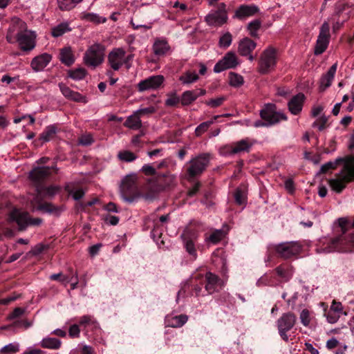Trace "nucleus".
Returning a JSON list of instances; mask_svg holds the SVG:
<instances>
[{"mask_svg":"<svg viewBox=\"0 0 354 354\" xmlns=\"http://www.w3.org/2000/svg\"><path fill=\"white\" fill-rule=\"evenodd\" d=\"M59 59L66 66L72 65L75 62L74 55L71 47H64L60 50Z\"/></svg>","mask_w":354,"mask_h":354,"instance_id":"30","label":"nucleus"},{"mask_svg":"<svg viewBox=\"0 0 354 354\" xmlns=\"http://www.w3.org/2000/svg\"><path fill=\"white\" fill-rule=\"evenodd\" d=\"M220 115H214V118L209 121L202 122L195 129V134L196 136H201L203 133H205L208 128L212 125L214 121L218 119Z\"/></svg>","mask_w":354,"mask_h":354,"instance_id":"40","label":"nucleus"},{"mask_svg":"<svg viewBox=\"0 0 354 354\" xmlns=\"http://www.w3.org/2000/svg\"><path fill=\"white\" fill-rule=\"evenodd\" d=\"M51 169H54L55 173L58 171V168L55 166L35 167L30 172V178L36 183H40L50 175Z\"/></svg>","mask_w":354,"mask_h":354,"instance_id":"19","label":"nucleus"},{"mask_svg":"<svg viewBox=\"0 0 354 354\" xmlns=\"http://www.w3.org/2000/svg\"><path fill=\"white\" fill-rule=\"evenodd\" d=\"M201 187V183L198 181H196L194 183L192 187L189 189L187 192V195L190 197L195 196L198 191L200 190Z\"/></svg>","mask_w":354,"mask_h":354,"instance_id":"58","label":"nucleus"},{"mask_svg":"<svg viewBox=\"0 0 354 354\" xmlns=\"http://www.w3.org/2000/svg\"><path fill=\"white\" fill-rule=\"evenodd\" d=\"M299 319L301 320V324L305 326H308L310 324V312L307 309H304L301 310Z\"/></svg>","mask_w":354,"mask_h":354,"instance_id":"53","label":"nucleus"},{"mask_svg":"<svg viewBox=\"0 0 354 354\" xmlns=\"http://www.w3.org/2000/svg\"><path fill=\"white\" fill-rule=\"evenodd\" d=\"M164 80V77L161 75L151 76L138 83V91L143 92L148 90L158 89L162 84Z\"/></svg>","mask_w":354,"mask_h":354,"instance_id":"17","label":"nucleus"},{"mask_svg":"<svg viewBox=\"0 0 354 354\" xmlns=\"http://www.w3.org/2000/svg\"><path fill=\"white\" fill-rule=\"evenodd\" d=\"M36 35L30 30L20 31L17 33V41L21 50L29 51L35 47Z\"/></svg>","mask_w":354,"mask_h":354,"instance_id":"15","label":"nucleus"},{"mask_svg":"<svg viewBox=\"0 0 354 354\" xmlns=\"http://www.w3.org/2000/svg\"><path fill=\"white\" fill-rule=\"evenodd\" d=\"M82 19L95 24L101 23L100 17L95 13H84Z\"/></svg>","mask_w":354,"mask_h":354,"instance_id":"55","label":"nucleus"},{"mask_svg":"<svg viewBox=\"0 0 354 354\" xmlns=\"http://www.w3.org/2000/svg\"><path fill=\"white\" fill-rule=\"evenodd\" d=\"M277 276L283 281H288L292 276V268L288 264H281L275 268Z\"/></svg>","mask_w":354,"mask_h":354,"instance_id":"29","label":"nucleus"},{"mask_svg":"<svg viewBox=\"0 0 354 354\" xmlns=\"http://www.w3.org/2000/svg\"><path fill=\"white\" fill-rule=\"evenodd\" d=\"M230 84L234 87H239L241 86L244 81L243 77L237 73L230 72L229 73Z\"/></svg>","mask_w":354,"mask_h":354,"instance_id":"44","label":"nucleus"},{"mask_svg":"<svg viewBox=\"0 0 354 354\" xmlns=\"http://www.w3.org/2000/svg\"><path fill=\"white\" fill-rule=\"evenodd\" d=\"M259 11V8L255 5H241L236 10L234 17L239 19H245L247 17L254 16Z\"/></svg>","mask_w":354,"mask_h":354,"instance_id":"21","label":"nucleus"},{"mask_svg":"<svg viewBox=\"0 0 354 354\" xmlns=\"http://www.w3.org/2000/svg\"><path fill=\"white\" fill-rule=\"evenodd\" d=\"M179 102L180 98L176 96L175 94L169 96L165 101V104L169 106H176Z\"/></svg>","mask_w":354,"mask_h":354,"instance_id":"60","label":"nucleus"},{"mask_svg":"<svg viewBox=\"0 0 354 354\" xmlns=\"http://www.w3.org/2000/svg\"><path fill=\"white\" fill-rule=\"evenodd\" d=\"M86 74V71L83 68H76L69 72V77L75 80H82Z\"/></svg>","mask_w":354,"mask_h":354,"instance_id":"48","label":"nucleus"},{"mask_svg":"<svg viewBox=\"0 0 354 354\" xmlns=\"http://www.w3.org/2000/svg\"><path fill=\"white\" fill-rule=\"evenodd\" d=\"M225 100V97L223 96L218 97L214 99H210L209 100L205 101V104L207 106L212 107V108H216L220 106L223 102Z\"/></svg>","mask_w":354,"mask_h":354,"instance_id":"52","label":"nucleus"},{"mask_svg":"<svg viewBox=\"0 0 354 354\" xmlns=\"http://www.w3.org/2000/svg\"><path fill=\"white\" fill-rule=\"evenodd\" d=\"M82 0H57L59 8L62 10H69L73 8L78 3Z\"/></svg>","mask_w":354,"mask_h":354,"instance_id":"41","label":"nucleus"},{"mask_svg":"<svg viewBox=\"0 0 354 354\" xmlns=\"http://www.w3.org/2000/svg\"><path fill=\"white\" fill-rule=\"evenodd\" d=\"M328 118L325 115H322L316 119L313 123L312 127L317 128L319 131H322L328 127Z\"/></svg>","mask_w":354,"mask_h":354,"instance_id":"42","label":"nucleus"},{"mask_svg":"<svg viewBox=\"0 0 354 354\" xmlns=\"http://www.w3.org/2000/svg\"><path fill=\"white\" fill-rule=\"evenodd\" d=\"M94 142L93 138L91 134L82 135L79 138V143L84 146L91 145Z\"/></svg>","mask_w":354,"mask_h":354,"instance_id":"56","label":"nucleus"},{"mask_svg":"<svg viewBox=\"0 0 354 354\" xmlns=\"http://www.w3.org/2000/svg\"><path fill=\"white\" fill-rule=\"evenodd\" d=\"M234 196L235 201L238 205H241L245 203L246 194L242 188L238 187L234 192Z\"/></svg>","mask_w":354,"mask_h":354,"instance_id":"47","label":"nucleus"},{"mask_svg":"<svg viewBox=\"0 0 354 354\" xmlns=\"http://www.w3.org/2000/svg\"><path fill=\"white\" fill-rule=\"evenodd\" d=\"M39 344L44 348L57 350L61 347L62 342L55 337H46L43 338Z\"/></svg>","mask_w":354,"mask_h":354,"instance_id":"31","label":"nucleus"},{"mask_svg":"<svg viewBox=\"0 0 354 354\" xmlns=\"http://www.w3.org/2000/svg\"><path fill=\"white\" fill-rule=\"evenodd\" d=\"M174 176L169 172L158 173L156 176L149 179L146 185L148 192L145 198H152L158 193L171 185L174 180Z\"/></svg>","mask_w":354,"mask_h":354,"instance_id":"2","label":"nucleus"},{"mask_svg":"<svg viewBox=\"0 0 354 354\" xmlns=\"http://www.w3.org/2000/svg\"><path fill=\"white\" fill-rule=\"evenodd\" d=\"M188 320L186 315H179L176 316L168 315L166 317V323L167 326L172 328H180L183 326Z\"/></svg>","mask_w":354,"mask_h":354,"instance_id":"27","label":"nucleus"},{"mask_svg":"<svg viewBox=\"0 0 354 354\" xmlns=\"http://www.w3.org/2000/svg\"><path fill=\"white\" fill-rule=\"evenodd\" d=\"M223 231L222 230H216L210 234L207 240L212 243H217L223 239Z\"/></svg>","mask_w":354,"mask_h":354,"instance_id":"50","label":"nucleus"},{"mask_svg":"<svg viewBox=\"0 0 354 354\" xmlns=\"http://www.w3.org/2000/svg\"><path fill=\"white\" fill-rule=\"evenodd\" d=\"M205 290L209 294L217 292L223 286V282L217 275L207 272L205 276Z\"/></svg>","mask_w":354,"mask_h":354,"instance_id":"18","label":"nucleus"},{"mask_svg":"<svg viewBox=\"0 0 354 354\" xmlns=\"http://www.w3.org/2000/svg\"><path fill=\"white\" fill-rule=\"evenodd\" d=\"M71 30L68 22H62L52 28V35L54 37H59L64 33Z\"/></svg>","mask_w":354,"mask_h":354,"instance_id":"37","label":"nucleus"},{"mask_svg":"<svg viewBox=\"0 0 354 354\" xmlns=\"http://www.w3.org/2000/svg\"><path fill=\"white\" fill-rule=\"evenodd\" d=\"M57 129L54 125L48 126L46 129L41 133L40 140L43 142H48L53 138L56 134Z\"/></svg>","mask_w":354,"mask_h":354,"instance_id":"39","label":"nucleus"},{"mask_svg":"<svg viewBox=\"0 0 354 354\" xmlns=\"http://www.w3.org/2000/svg\"><path fill=\"white\" fill-rule=\"evenodd\" d=\"M339 318V315L331 310H328V312L326 314L327 321L330 324L336 323L338 321Z\"/></svg>","mask_w":354,"mask_h":354,"instance_id":"61","label":"nucleus"},{"mask_svg":"<svg viewBox=\"0 0 354 354\" xmlns=\"http://www.w3.org/2000/svg\"><path fill=\"white\" fill-rule=\"evenodd\" d=\"M8 221L9 223L16 222L20 230L26 229L28 225H39L42 223V219L32 218L28 212L17 209H14L10 212Z\"/></svg>","mask_w":354,"mask_h":354,"instance_id":"7","label":"nucleus"},{"mask_svg":"<svg viewBox=\"0 0 354 354\" xmlns=\"http://www.w3.org/2000/svg\"><path fill=\"white\" fill-rule=\"evenodd\" d=\"M181 236H182V238L183 239L184 245H185V249H186L187 252L190 255L193 256L194 257V259H196V249H195V246H194V241L192 239V237H191L189 235V232H185L182 234Z\"/></svg>","mask_w":354,"mask_h":354,"instance_id":"33","label":"nucleus"},{"mask_svg":"<svg viewBox=\"0 0 354 354\" xmlns=\"http://www.w3.org/2000/svg\"><path fill=\"white\" fill-rule=\"evenodd\" d=\"M123 125L132 130H138L142 128V123L140 115H138L135 111L133 113L128 116L124 122Z\"/></svg>","mask_w":354,"mask_h":354,"instance_id":"28","label":"nucleus"},{"mask_svg":"<svg viewBox=\"0 0 354 354\" xmlns=\"http://www.w3.org/2000/svg\"><path fill=\"white\" fill-rule=\"evenodd\" d=\"M170 47L165 39H158L153 45V50L156 55L161 56L166 54Z\"/></svg>","mask_w":354,"mask_h":354,"instance_id":"32","label":"nucleus"},{"mask_svg":"<svg viewBox=\"0 0 354 354\" xmlns=\"http://www.w3.org/2000/svg\"><path fill=\"white\" fill-rule=\"evenodd\" d=\"M232 149H233L232 144L229 145H225L220 149V153L221 155L225 156L235 155L236 153L232 151Z\"/></svg>","mask_w":354,"mask_h":354,"instance_id":"59","label":"nucleus"},{"mask_svg":"<svg viewBox=\"0 0 354 354\" xmlns=\"http://www.w3.org/2000/svg\"><path fill=\"white\" fill-rule=\"evenodd\" d=\"M305 96L303 93H299L293 96L288 104V109L293 115H297L302 109Z\"/></svg>","mask_w":354,"mask_h":354,"instance_id":"23","label":"nucleus"},{"mask_svg":"<svg viewBox=\"0 0 354 354\" xmlns=\"http://www.w3.org/2000/svg\"><path fill=\"white\" fill-rule=\"evenodd\" d=\"M39 209L57 216L61 214L64 208L62 206H55L52 203H44L39 206Z\"/></svg>","mask_w":354,"mask_h":354,"instance_id":"34","label":"nucleus"},{"mask_svg":"<svg viewBox=\"0 0 354 354\" xmlns=\"http://www.w3.org/2000/svg\"><path fill=\"white\" fill-rule=\"evenodd\" d=\"M19 351V344L17 342L8 344L0 350V353L2 354H13L16 353Z\"/></svg>","mask_w":354,"mask_h":354,"instance_id":"45","label":"nucleus"},{"mask_svg":"<svg viewBox=\"0 0 354 354\" xmlns=\"http://www.w3.org/2000/svg\"><path fill=\"white\" fill-rule=\"evenodd\" d=\"M339 225L341 227V231L342 234L339 236L336 237L332 241L333 248H326L324 249L325 252H330L335 250H340L341 248H339V245H343L347 243H350L352 246L354 247V233L351 234V236L348 240H346L345 236L343 235L346 233V227L348 225V221L346 219L344 218H340L338 220Z\"/></svg>","mask_w":354,"mask_h":354,"instance_id":"12","label":"nucleus"},{"mask_svg":"<svg viewBox=\"0 0 354 354\" xmlns=\"http://www.w3.org/2000/svg\"><path fill=\"white\" fill-rule=\"evenodd\" d=\"M125 50L122 48H113L108 55V64L114 71H118L124 64Z\"/></svg>","mask_w":354,"mask_h":354,"instance_id":"16","label":"nucleus"},{"mask_svg":"<svg viewBox=\"0 0 354 354\" xmlns=\"http://www.w3.org/2000/svg\"><path fill=\"white\" fill-rule=\"evenodd\" d=\"M61 189V187L58 185H50L43 189V193L46 196L53 197Z\"/></svg>","mask_w":354,"mask_h":354,"instance_id":"49","label":"nucleus"},{"mask_svg":"<svg viewBox=\"0 0 354 354\" xmlns=\"http://www.w3.org/2000/svg\"><path fill=\"white\" fill-rule=\"evenodd\" d=\"M232 151L236 154H240L242 153L249 152L253 145V143L250 142V140L248 138H246L234 142L232 143Z\"/></svg>","mask_w":354,"mask_h":354,"instance_id":"26","label":"nucleus"},{"mask_svg":"<svg viewBox=\"0 0 354 354\" xmlns=\"http://www.w3.org/2000/svg\"><path fill=\"white\" fill-rule=\"evenodd\" d=\"M105 47L100 43H95L86 50L83 60L84 64L93 68L100 65L104 59Z\"/></svg>","mask_w":354,"mask_h":354,"instance_id":"5","label":"nucleus"},{"mask_svg":"<svg viewBox=\"0 0 354 354\" xmlns=\"http://www.w3.org/2000/svg\"><path fill=\"white\" fill-rule=\"evenodd\" d=\"M66 192L75 201L80 200L84 196V191L82 188L75 189L72 183H67L65 185Z\"/></svg>","mask_w":354,"mask_h":354,"instance_id":"35","label":"nucleus"},{"mask_svg":"<svg viewBox=\"0 0 354 354\" xmlns=\"http://www.w3.org/2000/svg\"><path fill=\"white\" fill-rule=\"evenodd\" d=\"M297 322V317L291 312L286 313L277 319V326L280 337L285 342H288L289 337L287 332L290 330Z\"/></svg>","mask_w":354,"mask_h":354,"instance_id":"9","label":"nucleus"},{"mask_svg":"<svg viewBox=\"0 0 354 354\" xmlns=\"http://www.w3.org/2000/svg\"><path fill=\"white\" fill-rule=\"evenodd\" d=\"M156 109L153 106H149V107H146V108H143V109H140L137 111H136L135 112L138 115H140V118L143 115H145V114H151V113H153L155 112Z\"/></svg>","mask_w":354,"mask_h":354,"instance_id":"63","label":"nucleus"},{"mask_svg":"<svg viewBox=\"0 0 354 354\" xmlns=\"http://www.w3.org/2000/svg\"><path fill=\"white\" fill-rule=\"evenodd\" d=\"M118 158L122 161L130 162L136 160L137 156L130 151L123 150L119 151Z\"/></svg>","mask_w":354,"mask_h":354,"instance_id":"43","label":"nucleus"},{"mask_svg":"<svg viewBox=\"0 0 354 354\" xmlns=\"http://www.w3.org/2000/svg\"><path fill=\"white\" fill-rule=\"evenodd\" d=\"M198 75L195 71H187L180 76L179 80L183 84H190L198 80Z\"/></svg>","mask_w":354,"mask_h":354,"instance_id":"36","label":"nucleus"},{"mask_svg":"<svg viewBox=\"0 0 354 354\" xmlns=\"http://www.w3.org/2000/svg\"><path fill=\"white\" fill-rule=\"evenodd\" d=\"M141 171L146 176H153V177L158 174L156 168L149 164L144 165L141 169Z\"/></svg>","mask_w":354,"mask_h":354,"instance_id":"54","label":"nucleus"},{"mask_svg":"<svg viewBox=\"0 0 354 354\" xmlns=\"http://www.w3.org/2000/svg\"><path fill=\"white\" fill-rule=\"evenodd\" d=\"M341 162L344 163L342 169L337 175L336 178L328 181L331 189L337 193H341L346 187V185L354 180V157L338 158L333 162L330 161L324 164L319 171V173L325 174L330 169H335Z\"/></svg>","mask_w":354,"mask_h":354,"instance_id":"1","label":"nucleus"},{"mask_svg":"<svg viewBox=\"0 0 354 354\" xmlns=\"http://www.w3.org/2000/svg\"><path fill=\"white\" fill-rule=\"evenodd\" d=\"M268 250L276 253L278 257L283 259L297 258L302 250V245L299 241H287L278 244H270Z\"/></svg>","mask_w":354,"mask_h":354,"instance_id":"4","label":"nucleus"},{"mask_svg":"<svg viewBox=\"0 0 354 354\" xmlns=\"http://www.w3.org/2000/svg\"><path fill=\"white\" fill-rule=\"evenodd\" d=\"M210 155L202 153L192 158L186 165V179L192 181L196 177L201 176L209 165Z\"/></svg>","mask_w":354,"mask_h":354,"instance_id":"3","label":"nucleus"},{"mask_svg":"<svg viewBox=\"0 0 354 354\" xmlns=\"http://www.w3.org/2000/svg\"><path fill=\"white\" fill-rule=\"evenodd\" d=\"M59 87L63 95L68 100H73L77 102L86 103V97L80 93L71 90L68 86L61 83L59 84Z\"/></svg>","mask_w":354,"mask_h":354,"instance_id":"22","label":"nucleus"},{"mask_svg":"<svg viewBox=\"0 0 354 354\" xmlns=\"http://www.w3.org/2000/svg\"><path fill=\"white\" fill-rule=\"evenodd\" d=\"M337 68V63L330 66L326 73L324 74L320 80V88L326 89L331 85Z\"/></svg>","mask_w":354,"mask_h":354,"instance_id":"25","label":"nucleus"},{"mask_svg":"<svg viewBox=\"0 0 354 354\" xmlns=\"http://www.w3.org/2000/svg\"><path fill=\"white\" fill-rule=\"evenodd\" d=\"M277 59L276 48L269 46L261 53L259 61L258 71L261 74H268L275 68Z\"/></svg>","mask_w":354,"mask_h":354,"instance_id":"6","label":"nucleus"},{"mask_svg":"<svg viewBox=\"0 0 354 354\" xmlns=\"http://www.w3.org/2000/svg\"><path fill=\"white\" fill-rule=\"evenodd\" d=\"M228 19L226 5L221 3L216 10H211L206 15L205 21L210 26L218 27L223 26Z\"/></svg>","mask_w":354,"mask_h":354,"instance_id":"10","label":"nucleus"},{"mask_svg":"<svg viewBox=\"0 0 354 354\" xmlns=\"http://www.w3.org/2000/svg\"><path fill=\"white\" fill-rule=\"evenodd\" d=\"M52 60V55L44 53L35 57L30 63V66L35 72L42 71Z\"/></svg>","mask_w":354,"mask_h":354,"instance_id":"20","label":"nucleus"},{"mask_svg":"<svg viewBox=\"0 0 354 354\" xmlns=\"http://www.w3.org/2000/svg\"><path fill=\"white\" fill-rule=\"evenodd\" d=\"M120 195L123 201L132 203L139 197L136 193V180L133 176H127L122 181Z\"/></svg>","mask_w":354,"mask_h":354,"instance_id":"8","label":"nucleus"},{"mask_svg":"<svg viewBox=\"0 0 354 354\" xmlns=\"http://www.w3.org/2000/svg\"><path fill=\"white\" fill-rule=\"evenodd\" d=\"M69 336L72 338L78 337L80 336V330L77 324H73L69 328Z\"/></svg>","mask_w":354,"mask_h":354,"instance_id":"62","label":"nucleus"},{"mask_svg":"<svg viewBox=\"0 0 354 354\" xmlns=\"http://www.w3.org/2000/svg\"><path fill=\"white\" fill-rule=\"evenodd\" d=\"M232 41V34L229 32H227L220 37L218 44L221 48H227L231 45Z\"/></svg>","mask_w":354,"mask_h":354,"instance_id":"46","label":"nucleus"},{"mask_svg":"<svg viewBox=\"0 0 354 354\" xmlns=\"http://www.w3.org/2000/svg\"><path fill=\"white\" fill-rule=\"evenodd\" d=\"M238 65L239 61L236 53L229 51L214 65V71L218 73L227 69L235 68Z\"/></svg>","mask_w":354,"mask_h":354,"instance_id":"14","label":"nucleus"},{"mask_svg":"<svg viewBox=\"0 0 354 354\" xmlns=\"http://www.w3.org/2000/svg\"><path fill=\"white\" fill-rule=\"evenodd\" d=\"M24 313H25V309L24 308H15L14 309V310L12 311V313H10L8 315V319L9 320L15 319L21 317V315H23Z\"/></svg>","mask_w":354,"mask_h":354,"instance_id":"57","label":"nucleus"},{"mask_svg":"<svg viewBox=\"0 0 354 354\" xmlns=\"http://www.w3.org/2000/svg\"><path fill=\"white\" fill-rule=\"evenodd\" d=\"M257 44L248 37L241 39L239 43L238 52L241 56H248L255 49Z\"/></svg>","mask_w":354,"mask_h":354,"instance_id":"24","label":"nucleus"},{"mask_svg":"<svg viewBox=\"0 0 354 354\" xmlns=\"http://www.w3.org/2000/svg\"><path fill=\"white\" fill-rule=\"evenodd\" d=\"M196 100L195 92L192 90L183 92L180 97V102L183 106H188Z\"/></svg>","mask_w":354,"mask_h":354,"instance_id":"38","label":"nucleus"},{"mask_svg":"<svg viewBox=\"0 0 354 354\" xmlns=\"http://www.w3.org/2000/svg\"><path fill=\"white\" fill-rule=\"evenodd\" d=\"M329 310H331L339 315V313H342V305L340 302H337L334 301L332 303V305L330 306V308Z\"/></svg>","mask_w":354,"mask_h":354,"instance_id":"64","label":"nucleus"},{"mask_svg":"<svg viewBox=\"0 0 354 354\" xmlns=\"http://www.w3.org/2000/svg\"><path fill=\"white\" fill-rule=\"evenodd\" d=\"M261 119L266 122L269 126H272L279 122L281 120H286V115L276 110V106L273 104H266L260 111Z\"/></svg>","mask_w":354,"mask_h":354,"instance_id":"11","label":"nucleus"},{"mask_svg":"<svg viewBox=\"0 0 354 354\" xmlns=\"http://www.w3.org/2000/svg\"><path fill=\"white\" fill-rule=\"evenodd\" d=\"M330 39V26L326 21L324 22L320 27L319 33L316 41L315 54L320 55L327 48Z\"/></svg>","mask_w":354,"mask_h":354,"instance_id":"13","label":"nucleus"},{"mask_svg":"<svg viewBox=\"0 0 354 354\" xmlns=\"http://www.w3.org/2000/svg\"><path fill=\"white\" fill-rule=\"evenodd\" d=\"M261 26V23L259 19H255L250 22L248 25V29L250 35L255 37L257 35V30L260 28Z\"/></svg>","mask_w":354,"mask_h":354,"instance_id":"51","label":"nucleus"}]
</instances>
